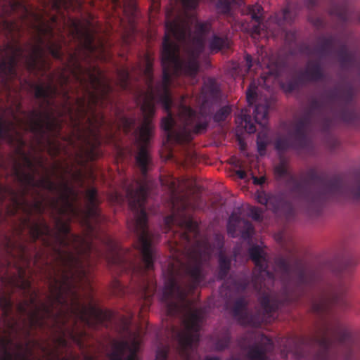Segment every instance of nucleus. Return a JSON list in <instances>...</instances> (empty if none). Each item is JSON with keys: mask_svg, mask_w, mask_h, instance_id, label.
I'll use <instances>...</instances> for the list:
<instances>
[{"mask_svg": "<svg viewBox=\"0 0 360 360\" xmlns=\"http://www.w3.org/2000/svg\"><path fill=\"white\" fill-rule=\"evenodd\" d=\"M191 27V22L186 16L178 15L174 19H169L167 15L161 52L162 77L161 81L158 82L155 86L153 58L148 53L144 55V67L141 68V72L147 89L140 93L142 97L140 108L143 115V122L135 131L137 134L138 148L135 160L144 178L152 165V158L148 147L153 134L152 119L155 114V105L161 104L167 112V116L162 119L160 124L165 132L167 141L182 144L192 139V134H202L207 130L211 115L209 103L219 96L217 82L214 79H209L202 87V103L199 111L181 105L179 110L181 124H177L171 110L173 104L170 91L172 76L184 75L195 77L197 75L199 69L198 58L204 51L205 35L212 31V25L209 21L198 22L195 25L194 34Z\"/></svg>", "mask_w": 360, "mask_h": 360, "instance_id": "3", "label": "nucleus"}, {"mask_svg": "<svg viewBox=\"0 0 360 360\" xmlns=\"http://www.w3.org/2000/svg\"><path fill=\"white\" fill-rule=\"evenodd\" d=\"M257 86L255 83L252 82L248 86V89L246 91V98L247 101L250 105L253 104V103L256 100L257 93H256Z\"/></svg>", "mask_w": 360, "mask_h": 360, "instance_id": "33", "label": "nucleus"}, {"mask_svg": "<svg viewBox=\"0 0 360 360\" xmlns=\"http://www.w3.org/2000/svg\"><path fill=\"white\" fill-rule=\"evenodd\" d=\"M116 284L117 285V287H120V283L118 281H116Z\"/></svg>", "mask_w": 360, "mask_h": 360, "instance_id": "53", "label": "nucleus"}, {"mask_svg": "<svg viewBox=\"0 0 360 360\" xmlns=\"http://www.w3.org/2000/svg\"><path fill=\"white\" fill-rule=\"evenodd\" d=\"M62 360H68V359L64 358V359H63Z\"/></svg>", "mask_w": 360, "mask_h": 360, "instance_id": "57", "label": "nucleus"}, {"mask_svg": "<svg viewBox=\"0 0 360 360\" xmlns=\"http://www.w3.org/2000/svg\"><path fill=\"white\" fill-rule=\"evenodd\" d=\"M335 44L339 46L335 53L341 70L356 74L360 80V57L357 51L349 49L345 42L340 41L335 36L319 37L316 46L313 49L306 46L305 53L309 56L316 53L321 58H326L334 52Z\"/></svg>", "mask_w": 360, "mask_h": 360, "instance_id": "10", "label": "nucleus"}, {"mask_svg": "<svg viewBox=\"0 0 360 360\" xmlns=\"http://www.w3.org/2000/svg\"><path fill=\"white\" fill-rule=\"evenodd\" d=\"M300 82H302V81L299 80V77L297 79H292L287 82H285L283 87L288 92H292L300 86Z\"/></svg>", "mask_w": 360, "mask_h": 360, "instance_id": "34", "label": "nucleus"}, {"mask_svg": "<svg viewBox=\"0 0 360 360\" xmlns=\"http://www.w3.org/2000/svg\"><path fill=\"white\" fill-rule=\"evenodd\" d=\"M114 7L123 6L124 11L126 12L127 4H129L131 10V15H134L136 13V6L134 0H110Z\"/></svg>", "mask_w": 360, "mask_h": 360, "instance_id": "29", "label": "nucleus"}, {"mask_svg": "<svg viewBox=\"0 0 360 360\" xmlns=\"http://www.w3.org/2000/svg\"><path fill=\"white\" fill-rule=\"evenodd\" d=\"M10 6L12 13L34 29L35 43L22 45L21 27L4 18L6 11L1 0V37L9 35L7 42L1 41V89L6 85L3 75L7 65L12 77L17 75L18 67L22 65L30 74L46 77L49 82L46 85L32 84L34 97L41 100L39 109L22 111L25 120L17 121L32 134L36 147L53 148L55 154L59 152L60 145L56 139L60 136L62 123L52 110L53 100L59 94L53 84L56 79L62 89L64 110L75 123L85 158L95 160L99 156L101 129L105 122L96 108L112 104L113 88L110 79L97 66L83 67L76 52L70 54L67 62L63 61L62 44L65 38L60 27L56 37L57 16H51L49 22L30 11L23 0H13Z\"/></svg>", "mask_w": 360, "mask_h": 360, "instance_id": "1", "label": "nucleus"}, {"mask_svg": "<svg viewBox=\"0 0 360 360\" xmlns=\"http://www.w3.org/2000/svg\"><path fill=\"white\" fill-rule=\"evenodd\" d=\"M178 199L179 197H172V207L174 210L176 208V200ZM179 200H181L180 210L174 211L172 214L167 216L165 219V223L169 230H171L174 225L180 228L183 231L181 233L182 238L189 243L191 240L190 234H192L193 238H196L199 234L198 224L186 212L188 207L186 200L181 197H179Z\"/></svg>", "mask_w": 360, "mask_h": 360, "instance_id": "12", "label": "nucleus"}, {"mask_svg": "<svg viewBox=\"0 0 360 360\" xmlns=\"http://www.w3.org/2000/svg\"><path fill=\"white\" fill-rule=\"evenodd\" d=\"M268 141L266 136L259 133L257 139V150L261 155H263L265 153Z\"/></svg>", "mask_w": 360, "mask_h": 360, "instance_id": "32", "label": "nucleus"}, {"mask_svg": "<svg viewBox=\"0 0 360 360\" xmlns=\"http://www.w3.org/2000/svg\"><path fill=\"white\" fill-rule=\"evenodd\" d=\"M236 175L238 176L240 179H244L247 176V174L245 170L243 169H238L236 172Z\"/></svg>", "mask_w": 360, "mask_h": 360, "instance_id": "43", "label": "nucleus"}, {"mask_svg": "<svg viewBox=\"0 0 360 360\" xmlns=\"http://www.w3.org/2000/svg\"><path fill=\"white\" fill-rule=\"evenodd\" d=\"M250 216L255 221L262 219V210L257 207H252L250 209Z\"/></svg>", "mask_w": 360, "mask_h": 360, "instance_id": "36", "label": "nucleus"}, {"mask_svg": "<svg viewBox=\"0 0 360 360\" xmlns=\"http://www.w3.org/2000/svg\"><path fill=\"white\" fill-rule=\"evenodd\" d=\"M4 114H5V110L3 108V106L1 105V140L4 138V132H5V127H6V122H5V120H4Z\"/></svg>", "mask_w": 360, "mask_h": 360, "instance_id": "40", "label": "nucleus"}, {"mask_svg": "<svg viewBox=\"0 0 360 360\" xmlns=\"http://www.w3.org/2000/svg\"><path fill=\"white\" fill-rule=\"evenodd\" d=\"M136 124V118L134 117H128L127 116H121L118 122V127L122 129L125 134H129L134 128Z\"/></svg>", "mask_w": 360, "mask_h": 360, "instance_id": "25", "label": "nucleus"}, {"mask_svg": "<svg viewBox=\"0 0 360 360\" xmlns=\"http://www.w3.org/2000/svg\"><path fill=\"white\" fill-rule=\"evenodd\" d=\"M274 264L283 283L280 294L275 295L266 292L259 297L263 313L249 311L248 302L245 297L236 299L232 313L240 324L254 328L260 326L271 316L272 313L283 307L297 302L319 281L318 273L305 267L298 259L292 264L289 258L279 256L274 259Z\"/></svg>", "mask_w": 360, "mask_h": 360, "instance_id": "7", "label": "nucleus"}, {"mask_svg": "<svg viewBox=\"0 0 360 360\" xmlns=\"http://www.w3.org/2000/svg\"><path fill=\"white\" fill-rule=\"evenodd\" d=\"M314 25L317 27H321L323 25V22L322 19H321L320 18H317L314 21Z\"/></svg>", "mask_w": 360, "mask_h": 360, "instance_id": "45", "label": "nucleus"}, {"mask_svg": "<svg viewBox=\"0 0 360 360\" xmlns=\"http://www.w3.org/2000/svg\"><path fill=\"white\" fill-rule=\"evenodd\" d=\"M347 302L346 299V289L344 287H329L324 290L319 300L312 304L313 311L320 316L328 314L332 307H346Z\"/></svg>", "mask_w": 360, "mask_h": 360, "instance_id": "13", "label": "nucleus"}, {"mask_svg": "<svg viewBox=\"0 0 360 360\" xmlns=\"http://www.w3.org/2000/svg\"><path fill=\"white\" fill-rule=\"evenodd\" d=\"M231 340V337L229 333H226L221 338H219L215 342L216 349L218 351H223L228 348Z\"/></svg>", "mask_w": 360, "mask_h": 360, "instance_id": "31", "label": "nucleus"}, {"mask_svg": "<svg viewBox=\"0 0 360 360\" xmlns=\"http://www.w3.org/2000/svg\"><path fill=\"white\" fill-rule=\"evenodd\" d=\"M274 68H271L269 65H268V68L269 69V76H273L274 78H277L280 76L283 65L281 63H276L274 64Z\"/></svg>", "mask_w": 360, "mask_h": 360, "instance_id": "35", "label": "nucleus"}, {"mask_svg": "<svg viewBox=\"0 0 360 360\" xmlns=\"http://www.w3.org/2000/svg\"><path fill=\"white\" fill-rule=\"evenodd\" d=\"M205 360H221V359L219 357L215 356H207L205 358ZM226 360H242V359L240 358L235 356H231L229 358L226 359Z\"/></svg>", "mask_w": 360, "mask_h": 360, "instance_id": "41", "label": "nucleus"}, {"mask_svg": "<svg viewBox=\"0 0 360 360\" xmlns=\"http://www.w3.org/2000/svg\"><path fill=\"white\" fill-rule=\"evenodd\" d=\"M301 341L303 344L313 341L319 346L314 360H352V336L338 321L325 323L311 340Z\"/></svg>", "mask_w": 360, "mask_h": 360, "instance_id": "9", "label": "nucleus"}, {"mask_svg": "<svg viewBox=\"0 0 360 360\" xmlns=\"http://www.w3.org/2000/svg\"><path fill=\"white\" fill-rule=\"evenodd\" d=\"M1 220L3 219V217L2 216L1 217Z\"/></svg>", "mask_w": 360, "mask_h": 360, "instance_id": "58", "label": "nucleus"}, {"mask_svg": "<svg viewBox=\"0 0 360 360\" xmlns=\"http://www.w3.org/2000/svg\"><path fill=\"white\" fill-rule=\"evenodd\" d=\"M231 108L229 105H225L220 108L214 115L213 120L215 122H224L230 115Z\"/></svg>", "mask_w": 360, "mask_h": 360, "instance_id": "28", "label": "nucleus"}, {"mask_svg": "<svg viewBox=\"0 0 360 360\" xmlns=\"http://www.w3.org/2000/svg\"><path fill=\"white\" fill-rule=\"evenodd\" d=\"M237 0H217L216 8L222 14H229L231 11V4H235Z\"/></svg>", "mask_w": 360, "mask_h": 360, "instance_id": "30", "label": "nucleus"}, {"mask_svg": "<svg viewBox=\"0 0 360 360\" xmlns=\"http://www.w3.org/2000/svg\"><path fill=\"white\" fill-rule=\"evenodd\" d=\"M328 144L330 150H335L339 146L340 142L336 138L331 136L329 138Z\"/></svg>", "mask_w": 360, "mask_h": 360, "instance_id": "38", "label": "nucleus"}, {"mask_svg": "<svg viewBox=\"0 0 360 360\" xmlns=\"http://www.w3.org/2000/svg\"><path fill=\"white\" fill-rule=\"evenodd\" d=\"M283 20L287 22H292V13L289 8H285L283 11Z\"/></svg>", "mask_w": 360, "mask_h": 360, "instance_id": "39", "label": "nucleus"}, {"mask_svg": "<svg viewBox=\"0 0 360 360\" xmlns=\"http://www.w3.org/2000/svg\"><path fill=\"white\" fill-rule=\"evenodd\" d=\"M171 188L173 190L172 192H174V184H172V186H171Z\"/></svg>", "mask_w": 360, "mask_h": 360, "instance_id": "50", "label": "nucleus"}, {"mask_svg": "<svg viewBox=\"0 0 360 360\" xmlns=\"http://www.w3.org/2000/svg\"><path fill=\"white\" fill-rule=\"evenodd\" d=\"M84 360H94L91 357H86Z\"/></svg>", "mask_w": 360, "mask_h": 360, "instance_id": "51", "label": "nucleus"}, {"mask_svg": "<svg viewBox=\"0 0 360 360\" xmlns=\"http://www.w3.org/2000/svg\"><path fill=\"white\" fill-rule=\"evenodd\" d=\"M243 13L250 17L252 24L248 25V30L254 39H259L264 30L262 26L263 8L259 4L249 5L243 11Z\"/></svg>", "mask_w": 360, "mask_h": 360, "instance_id": "17", "label": "nucleus"}, {"mask_svg": "<svg viewBox=\"0 0 360 360\" xmlns=\"http://www.w3.org/2000/svg\"><path fill=\"white\" fill-rule=\"evenodd\" d=\"M214 248L207 240H197L185 251V261L177 259L179 268L172 265L165 279L162 301L169 316L181 319L183 328H172V334L176 345V353L181 360H193L200 339L199 332L203 317V309L195 307L188 298L203 280V265L210 260ZM169 347L160 346L156 352L155 360H169Z\"/></svg>", "mask_w": 360, "mask_h": 360, "instance_id": "4", "label": "nucleus"}, {"mask_svg": "<svg viewBox=\"0 0 360 360\" xmlns=\"http://www.w3.org/2000/svg\"><path fill=\"white\" fill-rule=\"evenodd\" d=\"M238 231L241 238L245 240H251L255 233L254 226L250 221L241 218L239 214L233 212L227 221V232L231 237L236 238L238 236Z\"/></svg>", "mask_w": 360, "mask_h": 360, "instance_id": "15", "label": "nucleus"}, {"mask_svg": "<svg viewBox=\"0 0 360 360\" xmlns=\"http://www.w3.org/2000/svg\"><path fill=\"white\" fill-rule=\"evenodd\" d=\"M232 259L222 251L218 254V266L217 269V278L223 281L226 278L231 267Z\"/></svg>", "mask_w": 360, "mask_h": 360, "instance_id": "22", "label": "nucleus"}, {"mask_svg": "<svg viewBox=\"0 0 360 360\" xmlns=\"http://www.w3.org/2000/svg\"><path fill=\"white\" fill-rule=\"evenodd\" d=\"M1 169H2L3 167H4L3 155H1Z\"/></svg>", "mask_w": 360, "mask_h": 360, "instance_id": "49", "label": "nucleus"}, {"mask_svg": "<svg viewBox=\"0 0 360 360\" xmlns=\"http://www.w3.org/2000/svg\"><path fill=\"white\" fill-rule=\"evenodd\" d=\"M244 58L246 63L247 72H249L254 65L252 57L250 54L246 53L244 56Z\"/></svg>", "mask_w": 360, "mask_h": 360, "instance_id": "37", "label": "nucleus"}, {"mask_svg": "<svg viewBox=\"0 0 360 360\" xmlns=\"http://www.w3.org/2000/svg\"><path fill=\"white\" fill-rule=\"evenodd\" d=\"M117 82L120 88L128 91L131 88L130 72L126 68H119L117 71Z\"/></svg>", "mask_w": 360, "mask_h": 360, "instance_id": "24", "label": "nucleus"}, {"mask_svg": "<svg viewBox=\"0 0 360 360\" xmlns=\"http://www.w3.org/2000/svg\"><path fill=\"white\" fill-rule=\"evenodd\" d=\"M51 229L46 220H23L28 229L30 240H39L46 249L42 255L47 257L46 278L49 295L46 302L38 303V292L32 288L25 273L19 269L15 282L26 297L15 305L16 314L12 315L13 303L3 291L6 278L1 275V360H31L32 345L37 344L31 340L34 329H44L48 320L59 325L62 330L70 319L75 326L77 321L89 327H96L112 321L114 314L103 310L92 303H82L79 290L89 283V269L91 254L103 257L110 266L125 269L126 259L122 256L117 243L111 238H105L108 252L96 250L92 238L97 225L105 220H78L86 229L82 236L71 233L72 220H53Z\"/></svg>", "mask_w": 360, "mask_h": 360, "instance_id": "2", "label": "nucleus"}, {"mask_svg": "<svg viewBox=\"0 0 360 360\" xmlns=\"http://www.w3.org/2000/svg\"><path fill=\"white\" fill-rule=\"evenodd\" d=\"M253 278H254V276H252V278L251 279H250V278L248 276H245V277L240 278L239 280L235 281L234 284H235V287H236V290L238 292H244L248 288L250 284L252 283L254 287V289L256 291L259 292L262 288L264 276H260V278L257 280V283L258 286H259V288L258 289H256V288H255V282L252 281Z\"/></svg>", "mask_w": 360, "mask_h": 360, "instance_id": "23", "label": "nucleus"}, {"mask_svg": "<svg viewBox=\"0 0 360 360\" xmlns=\"http://www.w3.org/2000/svg\"><path fill=\"white\" fill-rule=\"evenodd\" d=\"M112 351L109 354L110 360H138L136 345L131 347L126 340H113Z\"/></svg>", "mask_w": 360, "mask_h": 360, "instance_id": "19", "label": "nucleus"}, {"mask_svg": "<svg viewBox=\"0 0 360 360\" xmlns=\"http://www.w3.org/2000/svg\"><path fill=\"white\" fill-rule=\"evenodd\" d=\"M128 322H129L128 321H125V325H126V326H128V324H129V323H128Z\"/></svg>", "mask_w": 360, "mask_h": 360, "instance_id": "54", "label": "nucleus"}, {"mask_svg": "<svg viewBox=\"0 0 360 360\" xmlns=\"http://www.w3.org/2000/svg\"><path fill=\"white\" fill-rule=\"evenodd\" d=\"M276 181L283 185L287 191L266 193L257 191L256 199L261 205H267L274 213L282 212L287 219L292 217L297 207H303L311 216L320 214L328 200L352 198L360 200V175H355L348 183L341 174L328 178L323 172L311 168L306 178L299 180L290 170L287 161L281 160L274 168Z\"/></svg>", "mask_w": 360, "mask_h": 360, "instance_id": "5", "label": "nucleus"}, {"mask_svg": "<svg viewBox=\"0 0 360 360\" xmlns=\"http://www.w3.org/2000/svg\"><path fill=\"white\" fill-rule=\"evenodd\" d=\"M58 341L59 344L61 345L62 346L65 347L67 345V341L63 337L59 338L58 339Z\"/></svg>", "mask_w": 360, "mask_h": 360, "instance_id": "46", "label": "nucleus"}, {"mask_svg": "<svg viewBox=\"0 0 360 360\" xmlns=\"http://www.w3.org/2000/svg\"><path fill=\"white\" fill-rule=\"evenodd\" d=\"M330 14L337 16L341 21L347 22L349 20V11L346 6H334L330 8Z\"/></svg>", "mask_w": 360, "mask_h": 360, "instance_id": "26", "label": "nucleus"}, {"mask_svg": "<svg viewBox=\"0 0 360 360\" xmlns=\"http://www.w3.org/2000/svg\"><path fill=\"white\" fill-rule=\"evenodd\" d=\"M246 338L239 339L238 345L244 360H269L267 353L273 349L274 344L269 338L263 335L261 340L248 345Z\"/></svg>", "mask_w": 360, "mask_h": 360, "instance_id": "14", "label": "nucleus"}, {"mask_svg": "<svg viewBox=\"0 0 360 360\" xmlns=\"http://www.w3.org/2000/svg\"><path fill=\"white\" fill-rule=\"evenodd\" d=\"M136 187L127 186L126 197L129 207L133 213V217L127 221L128 229L136 238V247L139 250L143 267L139 271L141 274V281L139 285L138 297L148 307L157 289L155 281L150 278L148 271L153 269L155 250L153 243L155 235L148 230V215L146 211V202L148 197V186L143 182L136 181Z\"/></svg>", "mask_w": 360, "mask_h": 360, "instance_id": "8", "label": "nucleus"}, {"mask_svg": "<svg viewBox=\"0 0 360 360\" xmlns=\"http://www.w3.org/2000/svg\"><path fill=\"white\" fill-rule=\"evenodd\" d=\"M319 0H307V6L310 8H314L316 6Z\"/></svg>", "mask_w": 360, "mask_h": 360, "instance_id": "44", "label": "nucleus"}, {"mask_svg": "<svg viewBox=\"0 0 360 360\" xmlns=\"http://www.w3.org/2000/svg\"><path fill=\"white\" fill-rule=\"evenodd\" d=\"M1 204L3 203V201L4 200V193L6 192V187L3 185V184L1 183Z\"/></svg>", "mask_w": 360, "mask_h": 360, "instance_id": "47", "label": "nucleus"}, {"mask_svg": "<svg viewBox=\"0 0 360 360\" xmlns=\"http://www.w3.org/2000/svg\"><path fill=\"white\" fill-rule=\"evenodd\" d=\"M268 113L269 105L267 104L257 105L253 112L255 122L259 124L263 125L264 124V122L267 120ZM241 124H244L245 131L249 134H253L257 130L253 119L250 115H242Z\"/></svg>", "mask_w": 360, "mask_h": 360, "instance_id": "18", "label": "nucleus"}, {"mask_svg": "<svg viewBox=\"0 0 360 360\" xmlns=\"http://www.w3.org/2000/svg\"><path fill=\"white\" fill-rule=\"evenodd\" d=\"M26 247L25 245H21L20 246V252H21V257H25V254H26Z\"/></svg>", "mask_w": 360, "mask_h": 360, "instance_id": "48", "label": "nucleus"}, {"mask_svg": "<svg viewBox=\"0 0 360 360\" xmlns=\"http://www.w3.org/2000/svg\"><path fill=\"white\" fill-rule=\"evenodd\" d=\"M230 40L225 31L214 32L208 39V46L211 52L217 53L229 47Z\"/></svg>", "mask_w": 360, "mask_h": 360, "instance_id": "21", "label": "nucleus"}, {"mask_svg": "<svg viewBox=\"0 0 360 360\" xmlns=\"http://www.w3.org/2000/svg\"><path fill=\"white\" fill-rule=\"evenodd\" d=\"M130 266H131L134 269H136V266H135L133 264H130Z\"/></svg>", "mask_w": 360, "mask_h": 360, "instance_id": "52", "label": "nucleus"}, {"mask_svg": "<svg viewBox=\"0 0 360 360\" xmlns=\"http://www.w3.org/2000/svg\"><path fill=\"white\" fill-rule=\"evenodd\" d=\"M326 75L319 60H309L299 74V80L304 82H317L325 79Z\"/></svg>", "mask_w": 360, "mask_h": 360, "instance_id": "20", "label": "nucleus"}, {"mask_svg": "<svg viewBox=\"0 0 360 360\" xmlns=\"http://www.w3.org/2000/svg\"><path fill=\"white\" fill-rule=\"evenodd\" d=\"M355 91L354 84L348 83L324 91L322 96L326 101L311 98L308 106L293 123L288 135L276 139V149L279 152L308 149L311 145L308 133L314 128L328 133L337 122L360 127V110L354 102Z\"/></svg>", "mask_w": 360, "mask_h": 360, "instance_id": "6", "label": "nucleus"}, {"mask_svg": "<svg viewBox=\"0 0 360 360\" xmlns=\"http://www.w3.org/2000/svg\"><path fill=\"white\" fill-rule=\"evenodd\" d=\"M263 79H264V82H265L266 79V77H264Z\"/></svg>", "mask_w": 360, "mask_h": 360, "instance_id": "56", "label": "nucleus"}, {"mask_svg": "<svg viewBox=\"0 0 360 360\" xmlns=\"http://www.w3.org/2000/svg\"><path fill=\"white\" fill-rule=\"evenodd\" d=\"M248 253L250 259L255 265V268L253 271L254 278L252 281L255 282L256 289H258L259 286H258L257 283V280L260 278V276H267L269 278H273L274 274L268 270V262L266 255L259 245H254L250 248Z\"/></svg>", "mask_w": 360, "mask_h": 360, "instance_id": "16", "label": "nucleus"}, {"mask_svg": "<svg viewBox=\"0 0 360 360\" xmlns=\"http://www.w3.org/2000/svg\"><path fill=\"white\" fill-rule=\"evenodd\" d=\"M63 18V27H67L68 34L71 38L78 44L79 49L83 51L89 56H95L97 51H103L104 48L103 44L99 42L95 44V34L89 26L84 25L77 18Z\"/></svg>", "mask_w": 360, "mask_h": 360, "instance_id": "11", "label": "nucleus"}, {"mask_svg": "<svg viewBox=\"0 0 360 360\" xmlns=\"http://www.w3.org/2000/svg\"><path fill=\"white\" fill-rule=\"evenodd\" d=\"M77 0H52V6L57 13H60L62 9L68 11L72 8Z\"/></svg>", "mask_w": 360, "mask_h": 360, "instance_id": "27", "label": "nucleus"}, {"mask_svg": "<svg viewBox=\"0 0 360 360\" xmlns=\"http://www.w3.org/2000/svg\"><path fill=\"white\" fill-rule=\"evenodd\" d=\"M257 65H259V66H261V64L259 61L257 62Z\"/></svg>", "mask_w": 360, "mask_h": 360, "instance_id": "55", "label": "nucleus"}, {"mask_svg": "<svg viewBox=\"0 0 360 360\" xmlns=\"http://www.w3.org/2000/svg\"><path fill=\"white\" fill-rule=\"evenodd\" d=\"M252 180H253L254 184H255V185H262L266 181V177L265 176L257 177V176H252Z\"/></svg>", "mask_w": 360, "mask_h": 360, "instance_id": "42", "label": "nucleus"}]
</instances>
